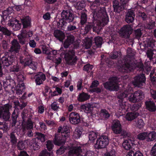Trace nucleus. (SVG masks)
<instances>
[{"label":"nucleus","mask_w":156,"mask_h":156,"mask_svg":"<svg viewBox=\"0 0 156 156\" xmlns=\"http://www.w3.org/2000/svg\"><path fill=\"white\" fill-rule=\"evenodd\" d=\"M74 37L73 35L67 36L63 44L64 48L66 49L68 48L70 45L74 43Z\"/></svg>","instance_id":"24"},{"label":"nucleus","mask_w":156,"mask_h":156,"mask_svg":"<svg viewBox=\"0 0 156 156\" xmlns=\"http://www.w3.org/2000/svg\"><path fill=\"white\" fill-rule=\"evenodd\" d=\"M145 104L146 109L149 112H152L156 111V105L153 101H146Z\"/></svg>","instance_id":"19"},{"label":"nucleus","mask_w":156,"mask_h":156,"mask_svg":"<svg viewBox=\"0 0 156 156\" xmlns=\"http://www.w3.org/2000/svg\"><path fill=\"white\" fill-rule=\"evenodd\" d=\"M20 47L17 41L13 39L12 41V46L9 50L10 52L6 53L5 55L3 56L0 60V62L4 67L9 66L15 62V55L18 53Z\"/></svg>","instance_id":"1"},{"label":"nucleus","mask_w":156,"mask_h":156,"mask_svg":"<svg viewBox=\"0 0 156 156\" xmlns=\"http://www.w3.org/2000/svg\"><path fill=\"white\" fill-rule=\"evenodd\" d=\"M118 134H121V135L123 136V138L129 137L130 134L127 131L122 128V126L120 123V122L118 120Z\"/></svg>","instance_id":"22"},{"label":"nucleus","mask_w":156,"mask_h":156,"mask_svg":"<svg viewBox=\"0 0 156 156\" xmlns=\"http://www.w3.org/2000/svg\"><path fill=\"white\" fill-rule=\"evenodd\" d=\"M1 32L2 33L3 35L5 36L6 37H9L11 34L10 31L6 27H3Z\"/></svg>","instance_id":"54"},{"label":"nucleus","mask_w":156,"mask_h":156,"mask_svg":"<svg viewBox=\"0 0 156 156\" xmlns=\"http://www.w3.org/2000/svg\"><path fill=\"white\" fill-rule=\"evenodd\" d=\"M1 16L5 21V20L9 19L7 24L14 31L18 30L20 29L21 24L20 23V21L18 19L19 18L18 17H14L10 16L8 13V10H6L3 11Z\"/></svg>","instance_id":"6"},{"label":"nucleus","mask_w":156,"mask_h":156,"mask_svg":"<svg viewBox=\"0 0 156 156\" xmlns=\"http://www.w3.org/2000/svg\"><path fill=\"white\" fill-rule=\"evenodd\" d=\"M61 18L57 23L58 28L64 30L68 23H71L74 21L75 19L74 14L69 9L63 10L61 12Z\"/></svg>","instance_id":"4"},{"label":"nucleus","mask_w":156,"mask_h":156,"mask_svg":"<svg viewBox=\"0 0 156 156\" xmlns=\"http://www.w3.org/2000/svg\"><path fill=\"white\" fill-rule=\"evenodd\" d=\"M18 117V113H16L15 112V110H14L12 112L11 116L12 119L11 120L10 119L9 121V122L10 123L12 127H14L15 126L17 122V119Z\"/></svg>","instance_id":"34"},{"label":"nucleus","mask_w":156,"mask_h":156,"mask_svg":"<svg viewBox=\"0 0 156 156\" xmlns=\"http://www.w3.org/2000/svg\"><path fill=\"white\" fill-rule=\"evenodd\" d=\"M82 150L80 146L74 147L68 152L69 156H73L74 155L79 154L82 152Z\"/></svg>","instance_id":"25"},{"label":"nucleus","mask_w":156,"mask_h":156,"mask_svg":"<svg viewBox=\"0 0 156 156\" xmlns=\"http://www.w3.org/2000/svg\"><path fill=\"white\" fill-rule=\"evenodd\" d=\"M97 133H96L93 131L90 132L88 136L89 140L93 141L97 138Z\"/></svg>","instance_id":"57"},{"label":"nucleus","mask_w":156,"mask_h":156,"mask_svg":"<svg viewBox=\"0 0 156 156\" xmlns=\"http://www.w3.org/2000/svg\"><path fill=\"white\" fill-rule=\"evenodd\" d=\"M18 18H19L18 19L19 20V19L21 20L23 28H26L30 27L31 25V20L29 16H25L22 18H20L19 17Z\"/></svg>","instance_id":"21"},{"label":"nucleus","mask_w":156,"mask_h":156,"mask_svg":"<svg viewBox=\"0 0 156 156\" xmlns=\"http://www.w3.org/2000/svg\"><path fill=\"white\" fill-rule=\"evenodd\" d=\"M68 137L59 134H55L54 139V142L55 145L60 146L63 145L66 142V140Z\"/></svg>","instance_id":"16"},{"label":"nucleus","mask_w":156,"mask_h":156,"mask_svg":"<svg viewBox=\"0 0 156 156\" xmlns=\"http://www.w3.org/2000/svg\"><path fill=\"white\" fill-rule=\"evenodd\" d=\"M103 40V38L101 37L97 36L94 38V43L95 44L96 48H100L101 47Z\"/></svg>","instance_id":"37"},{"label":"nucleus","mask_w":156,"mask_h":156,"mask_svg":"<svg viewBox=\"0 0 156 156\" xmlns=\"http://www.w3.org/2000/svg\"><path fill=\"white\" fill-rule=\"evenodd\" d=\"M57 0H44L45 2L48 4L45 6V10L47 11H50L51 9V7L50 4L54 3L57 2Z\"/></svg>","instance_id":"41"},{"label":"nucleus","mask_w":156,"mask_h":156,"mask_svg":"<svg viewBox=\"0 0 156 156\" xmlns=\"http://www.w3.org/2000/svg\"><path fill=\"white\" fill-rule=\"evenodd\" d=\"M120 34L122 38H129L133 32V29L129 24L124 25L120 29Z\"/></svg>","instance_id":"15"},{"label":"nucleus","mask_w":156,"mask_h":156,"mask_svg":"<svg viewBox=\"0 0 156 156\" xmlns=\"http://www.w3.org/2000/svg\"><path fill=\"white\" fill-rule=\"evenodd\" d=\"M147 136V132H144L140 133L137 136V138L139 140H146Z\"/></svg>","instance_id":"55"},{"label":"nucleus","mask_w":156,"mask_h":156,"mask_svg":"<svg viewBox=\"0 0 156 156\" xmlns=\"http://www.w3.org/2000/svg\"><path fill=\"white\" fill-rule=\"evenodd\" d=\"M135 37L139 39L141 37L142 35L141 30L140 29H138L134 30Z\"/></svg>","instance_id":"61"},{"label":"nucleus","mask_w":156,"mask_h":156,"mask_svg":"<svg viewBox=\"0 0 156 156\" xmlns=\"http://www.w3.org/2000/svg\"><path fill=\"white\" fill-rule=\"evenodd\" d=\"M76 21H73L72 23H69V24L68 26L67 30L68 31L72 32L75 31L77 30Z\"/></svg>","instance_id":"40"},{"label":"nucleus","mask_w":156,"mask_h":156,"mask_svg":"<svg viewBox=\"0 0 156 156\" xmlns=\"http://www.w3.org/2000/svg\"><path fill=\"white\" fill-rule=\"evenodd\" d=\"M146 81L145 74L142 73L134 77L132 83L135 87L142 88L145 86Z\"/></svg>","instance_id":"11"},{"label":"nucleus","mask_w":156,"mask_h":156,"mask_svg":"<svg viewBox=\"0 0 156 156\" xmlns=\"http://www.w3.org/2000/svg\"><path fill=\"white\" fill-rule=\"evenodd\" d=\"M18 37L19 42L20 44L23 45L25 44L26 41V38L23 36L22 34H21L20 35H19L18 36Z\"/></svg>","instance_id":"62"},{"label":"nucleus","mask_w":156,"mask_h":156,"mask_svg":"<svg viewBox=\"0 0 156 156\" xmlns=\"http://www.w3.org/2000/svg\"><path fill=\"white\" fill-rule=\"evenodd\" d=\"M103 5L101 2L99 0H95L90 3V8L92 10L93 18L94 19L98 20L102 19L105 20L107 22L109 21L108 16L106 11L105 6L101 7Z\"/></svg>","instance_id":"2"},{"label":"nucleus","mask_w":156,"mask_h":156,"mask_svg":"<svg viewBox=\"0 0 156 156\" xmlns=\"http://www.w3.org/2000/svg\"><path fill=\"white\" fill-rule=\"evenodd\" d=\"M118 81L119 80L118 79V99H119L118 100L119 106V108H118V113H120L122 114H120V115H122L125 114L127 108L125 104L123 102V99L127 97L128 93L126 90L124 91L118 92L120 88Z\"/></svg>","instance_id":"7"},{"label":"nucleus","mask_w":156,"mask_h":156,"mask_svg":"<svg viewBox=\"0 0 156 156\" xmlns=\"http://www.w3.org/2000/svg\"><path fill=\"white\" fill-rule=\"evenodd\" d=\"M30 148L34 151L40 149L41 144L38 142H37L35 139H33L30 143Z\"/></svg>","instance_id":"33"},{"label":"nucleus","mask_w":156,"mask_h":156,"mask_svg":"<svg viewBox=\"0 0 156 156\" xmlns=\"http://www.w3.org/2000/svg\"><path fill=\"white\" fill-rule=\"evenodd\" d=\"M85 6V3L83 2H77L76 8L77 9L80 10L84 9Z\"/></svg>","instance_id":"56"},{"label":"nucleus","mask_w":156,"mask_h":156,"mask_svg":"<svg viewBox=\"0 0 156 156\" xmlns=\"http://www.w3.org/2000/svg\"><path fill=\"white\" fill-rule=\"evenodd\" d=\"M87 15L84 12L81 13L80 23L82 26L85 24L87 22Z\"/></svg>","instance_id":"46"},{"label":"nucleus","mask_w":156,"mask_h":156,"mask_svg":"<svg viewBox=\"0 0 156 156\" xmlns=\"http://www.w3.org/2000/svg\"><path fill=\"white\" fill-rule=\"evenodd\" d=\"M123 73H129L131 72L134 69L141 71L143 73L144 70L143 63L141 62L135 63L131 60L126 59L124 60V64L121 67Z\"/></svg>","instance_id":"5"},{"label":"nucleus","mask_w":156,"mask_h":156,"mask_svg":"<svg viewBox=\"0 0 156 156\" xmlns=\"http://www.w3.org/2000/svg\"><path fill=\"white\" fill-rule=\"evenodd\" d=\"M46 143V147L49 151H51L54 147L53 142L51 140H48Z\"/></svg>","instance_id":"53"},{"label":"nucleus","mask_w":156,"mask_h":156,"mask_svg":"<svg viewBox=\"0 0 156 156\" xmlns=\"http://www.w3.org/2000/svg\"><path fill=\"white\" fill-rule=\"evenodd\" d=\"M51 154V152H49L46 149H44L42 151L38 156H49Z\"/></svg>","instance_id":"64"},{"label":"nucleus","mask_w":156,"mask_h":156,"mask_svg":"<svg viewBox=\"0 0 156 156\" xmlns=\"http://www.w3.org/2000/svg\"><path fill=\"white\" fill-rule=\"evenodd\" d=\"M12 106L9 104L4 105L0 107V118L2 119L4 121L9 122L10 118L11 113L10 109Z\"/></svg>","instance_id":"10"},{"label":"nucleus","mask_w":156,"mask_h":156,"mask_svg":"<svg viewBox=\"0 0 156 156\" xmlns=\"http://www.w3.org/2000/svg\"><path fill=\"white\" fill-rule=\"evenodd\" d=\"M93 68V65L90 64H87L83 66V71L87 72V73H89L92 70Z\"/></svg>","instance_id":"51"},{"label":"nucleus","mask_w":156,"mask_h":156,"mask_svg":"<svg viewBox=\"0 0 156 156\" xmlns=\"http://www.w3.org/2000/svg\"><path fill=\"white\" fill-rule=\"evenodd\" d=\"M58 133H61V134L68 137L69 136L70 134V130L68 127L67 126H63L62 127L60 126L58 127Z\"/></svg>","instance_id":"23"},{"label":"nucleus","mask_w":156,"mask_h":156,"mask_svg":"<svg viewBox=\"0 0 156 156\" xmlns=\"http://www.w3.org/2000/svg\"><path fill=\"white\" fill-rule=\"evenodd\" d=\"M10 138L11 145L14 147H16L17 142V139L14 132H12L10 133Z\"/></svg>","instance_id":"38"},{"label":"nucleus","mask_w":156,"mask_h":156,"mask_svg":"<svg viewBox=\"0 0 156 156\" xmlns=\"http://www.w3.org/2000/svg\"><path fill=\"white\" fill-rule=\"evenodd\" d=\"M90 98V95L88 94L82 92L78 95L77 100L80 102H84L89 99Z\"/></svg>","instance_id":"28"},{"label":"nucleus","mask_w":156,"mask_h":156,"mask_svg":"<svg viewBox=\"0 0 156 156\" xmlns=\"http://www.w3.org/2000/svg\"><path fill=\"white\" fill-rule=\"evenodd\" d=\"M21 34L26 38H28L32 36L33 33L30 30H23Z\"/></svg>","instance_id":"45"},{"label":"nucleus","mask_w":156,"mask_h":156,"mask_svg":"<svg viewBox=\"0 0 156 156\" xmlns=\"http://www.w3.org/2000/svg\"><path fill=\"white\" fill-rule=\"evenodd\" d=\"M108 22H107L105 20H102V19L98 20L94 19L93 18L92 22H88L85 25L84 27V33L87 34L90 32L92 29L93 32L98 34L104 27L106 25Z\"/></svg>","instance_id":"3"},{"label":"nucleus","mask_w":156,"mask_h":156,"mask_svg":"<svg viewBox=\"0 0 156 156\" xmlns=\"http://www.w3.org/2000/svg\"><path fill=\"white\" fill-rule=\"evenodd\" d=\"M139 115V113L137 112H128L126 115V118L127 120L131 121L135 119Z\"/></svg>","instance_id":"31"},{"label":"nucleus","mask_w":156,"mask_h":156,"mask_svg":"<svg viewBox=\"0 0 156 156\" xmlns=\"http://www.w3.org/2000/svg\"><path fill=\"white\" fill-rule=\"evenodd\" d=\"M108 137L106 135H102L97 138L94 147L97 149L105 148L109 144Z\"/></svg>","instance_id":"12"},{"label":"nucleus","mask_w":156,"mask_h":156,"mask_svg":"<svg viewBox=\"0 0 156 156\" xmlns=\"http://www.w3.org/2000/svg\"><path fill=\"white\" fill-rule=\"evenodd\" d=\"M118 1V13L123 11L126 8L127 0H119Z\"/></svg>","instance_id":"32"},{"label":"nucleus","mask_w":156,"mask_h":156,"mask_svg":"<svg viewBox=\"0 0 156 156\" xmlns=\"http://www.w3.org/2000/svg\"><path fill=\"white\" fill-rule=\"evenodd\" d=\"M24 65H28L30 67L33 69L34 70H35L37 68V66L32 63L31 61L30 62V61H26L25 62Z\"/></svg>","instance_id":"60"},{"label":"nucleus","mask_w":156,"mask_h":156,"mask_svg":"<svg viewBox=\"0 0 156 156\" xmlns=\"http://www.w3.org/2000/svg\"><path fill=\"white\" fill-rule=\"evenodd\" d=\"M37 137L34 138L37 140V142H39L41 144L45 141V135L41 133L37 132L36 133Z\"/></svg>","instance_id":"35"},{"label":"nucleus","mask_w":156,"mask_h":156,"mask_svg":"<svg viewBox=\"0 0 156 156\" xmlns=\"http://www.w3.org/2000/svg\"><path fill=\"white\" fill-rule=\"evenodd\" d=\"M156 139V132L152 131L150 133L147 132V141L149 142L153 141Z\"/></svg>","instance_id":"42"},{"label":"nucleus","mask_w":156,"mask_h":156,"mask_svg":"<svg viewBox=\"0 0 156 156\" xmlns=\"http://www.w3.org/2000/svg\"><path fill=\"white\" fill-rule=\"evenodd\" d=\"M101 64H105L109 67H113L117 65V63H115L114 60L117 58V51L114 49L113 51L108 56L102 54L101 55Z\"/></svg>","instance_id":"8"},{"label":"nucleus","mask_w":156,"mask_h":156,"mask_svg":"<svg viewBox=\"0 0 156 156\" xmlns=\"http://www.w3.org/2000/svg\"><path fill=\"white\" fill-rule=\"evenodd\" d=\"M35 82L37 85H40L43 83L46 79L45 75L42 72L36 74L34 77Z\"/></svg>","instance_id":"18"},{"label":"nucleus","mask_w":156,"mask_h":156,"mask_svg":"<svg viewBox=\"0 0 156 156\" xmlns=\"http://www.w3.org/2000/svg\"><path fill=\"white\" fill-rule=\"evenodd\" d=\"M61 51H64L65 59L67 64L70 65L75 64L77 62V58L75 55V51L74 49L65 51L64 48H60Z\"/></svg>","instance_id":"9"},{"label":"nucleus","mask_w":156,"mask_h":156,"mask_svg":"<svg viewBox=\"0 0 156 156\" xmlns=\"http://www.w3.org/2000/svg\"><path fill=\"white\" fill-rule=\"evenodd\" d=\"M10 70L12 72H18L20 70V68L17 63L13 65L10 68Z\"/></svg>","instance_id":"63"},{"label":"nucleus","mask_w":156,"mask_h":156,"mask_svg":"<svg viewBox=\"0 0 156 156\" xmlns=\"http://www.w3.org/2000/svg\"><path fill=\"white\" fill-rule=\"evenodd\" d=\"M144 98V93L141 90H138L131 94L128 99L130 101L135 103L142 100Z\"/></svg>","instance_id":"14"},{"label":"nucleus","mask_w":156,"mask_h":156,"mask_svg":"<svg viewBox=\"0 0 156 156\" xmlns=\"http://www.w3.org/2000/svg\"><path fill=\"white\" fill-rule=\"evenodd\" d=\"M134 141L131 139L126 140L122 143V145L123 148L127 150H129L132 146L134 144Z\"/></svg>","instance_id":"26"},{"label":"nucleus","mask_w":156,"mask_h":156,"mask_svg":"<svg viewBox=\"0 0 156 156\" xmlns=\"http://www.w3.org/2000/svg\"><path fill=\"white\" fill-rule=\"evenodd\" d=\"M109 80L103 83L104 88L110 91H117V76L111 77Z\"/></svg>","instance_id":"13"},{"label":"nucleus","mask_w":156,"mask_h":156,"mask_svg":"<svg viewBox=\"0 0 156 156\" xmlns=\"http://www.w3.org/2000/svg\"><path fill=\"white\" fill-rule=\"evenodd\" d=\"M23 85H18L16 87V92L18 95H20L21 94L23 90L25 89V86L24 84H22Z\"/></svg>","instance_id":"43"},{"label":"nucleus","mask_w":156,"mask_h":156,"mask_svg":"<svg viewBox=\"0 0 156 156\" xmlns=\"http://www.w3.org/2000/svg\"><path fill=\"white\" fill-rule=\"evenodd\" d=\"M43 53L47 55H53L54 56L56 55L57 53V51L52 50L50 51L49 48L46 45H43L41 48Z\"/></svg>","instance_id":"29"},{"label":"nucleus","mask_w":156,"mask_h":156,"mask_svg":"<svg viewBox=\"0 0 156 156\" xmlns=\"http://www.w3.org/2000/svg\"><path fill=\"white\" fill-rule=\"evenodd\" d=\"M80 108L83 110L85 112L87 113H90L92 112L93 106L90 103H87L82 105L80 106Z\"/></svg>","instance_id":"30"},{"label":"nucleus","mask_w":156,"mask_h":156,"mask_svg":"<svg viewBox=\"0 0 156 156\" xmlns=\"http://www.w3.org/2000/svg\"><path fill=\"white\" fill-rule=\"evenodd\" d=\"M16 146L17 149L19 150H22L25 148V142L22 140H19L17 142Z\"/></svg>","instance_id":"47"},{"label":"nucleus","mask_w":156,"mask_h":156,"mask_svg":"<svg viewBox=\"0 0 156 156\" xmlns=\"http://www.w3.org/2000/svg\"><path fill=\"white\" fill-rule=\"evenodd\" d=\"M101 117L105 120H106L108 119L110 116V114L108 111L105 109H102L101 111Z\"/></svg>","instance_id":"44"},{"label":"nucleus","mask_w":156,"mask_h":156,"mask_svg":"<svg viewBox=\"0 0 156 156\" xmlns=\"http://www.w3.org/2000/svg\"><path fill=\"white\" fill-rule=\"evenodd\" d=\"M144 123L143 119L139 118L135 119L134 123V125L140 129L143 128L144 126Z\"/></svg>","instance_id":"36"},{"label":"nucleus","mask_w":156,"mask_h":156,"mask_svg":"<svg viewBox=\"0 0 156 156\" xmlns=\"http://www.w3.org/2000/svg\"><path fill=\"white\" fill-rule=\"evenodd\" d=\"M81 118L79 114L75 112H71L69 115V119L71 123L77 124L81 121Z\"/></svg>","instance_id":"17"},{"label":"nucleus","mask_w":156,"mask_h":156,"mask_svg":"<svg viewBox=\"0 0 156 156\" xmlns=\"http://www.w3.org/2000/svg\"><path fill=\"white\" fill-rule=\"evenodd\" d=\"M135 17V14L133 10L129 11L126 15L125 19V21L128 23H132L134 20Z\"/></svg>","instance_id":"20"},{"label":"nucleus","mask_w":156,"mask_h":156,"mask_svg":"<svg viewBox=\"0 0 156 156\" xmlns=\"http://www.w3.org/2000/svg\"><path fill=\"white\" fill-rule=\"evenodd\" d=\"M82 134V131L80 129V128H77L75 130V132L74 133V137L76 139L79 138Z\"/></svg>","instance_id":"50"},{"label":"nucleus","mask_w":156,"mask_h":156,"mask_svg":"<svg viewBox=\"0 0 156 156\" xmlns=\"http://www.w3.org/2000/svg\"><path fill=\"white\" fill-rule=\"evenodd\" d=\"M112 129L113 133L116 134H117V120H114L112 123Z\"/></svg>","instance_id":"52"},{"label":"nucleus","mask_w":156,"mask_h":156,"mask_svg":"<svg viewBox=\"0 0 156 156\" xmlns=\"http://www.w3.org/2000/svg\"><path fill=\"white\" fill-rule=\"evenodd\" d=\"M54 36L60 41H62L64 39L65 36L64 33L59 30H56L54 31Z\"/></svg>","instance_id":"27"},{"label":"nucleus","mask_w":156,"mask_h":156,"mask_svg":"<svg viewBox=\"0 0 156 156\" xmlns=\"http://www.w3.org/2000/svg\"><path fill=\"white\" fill-rule=\"evenodd\" d=\"M51 109L53 111L55 112H57L60 109V107L56 101H54L51 105Z\"/></svg>","instance_id":"49"},{"label":"nucleus","mask_w":156,"mask_h":156,"mask_svg":"<svg viewBox=\"0 0 156 156\" xmlns=\"http://www.w3.org/2000/svg\"><path fill=\"white\" fill-rule=\"evenodd\" d=\"M24 79V76L22 75H19L17 77V80L18 81V85H22V83L24 84L23 81Z\"/></svg>","instance_id":"59"},{"label":"nucleus","mask_w":156,"mask_h":156,"mask_svg":"<svg viewBox=\"0 0 156 156\" xmlns=\"http://www.w3.org/2000/svg\"><path fill=\"white\" fill-rule=\"evenodd\" d=\"M20 103L19 101L14 102L15 106L19 107L20 109H22L26 107L27 105V102L24 101L20 100Z\"/></svg>","instance_id":"39"},{"label":"nucleus","mask_w":156,"mask_h":156,"mask_svg":"<svg viewBox=\"0 0 156 156\" xmlns=\"http://www.w3.org/2000/svg\"><path fill=\"white\" fill-rule=\"evenodd\" d=\"M8 128V124L5 123H0V130H2L3 131V133L6 132Z\"/></svg>","instance_id":"58"},{"label":"nucleus","mask_w":156,"mask_h":156,"mask_svg":"<svg viewBox=\"0 0 156 156\" xmlns=\"http://www.w3.org/2000/svg\"><path fill=\"white\" fill-rule=\"evenodd\" d=\"M33 123L30 119H28L24 125V128L27 129H31L33 128Z\"/></svg>","instance_id":"48"}]
</instances>
